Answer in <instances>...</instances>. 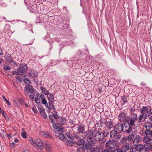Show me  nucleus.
Returning <instances> with one entry per match:
<instances>
[{
    "instance_id": "nucleus-1",
    "label": "nucleus",
    "mask_w": 152,
    "mask_h": 152,
    "mask_svg": "<svg viewBox=\"0 0 152 152\" xmlns=\"http://www.w3.org/2000/svg\"><path fill=\"white\" fill-rule=\"evenodd\" d=\"M138 119L136 113H132V116H127L125 118V121L124 122L123 132L129 134L132 131V127L135 126L134 122Z\"/></svg>"
},
{
    "instance_id": "nucleus-2",
    "label": "nucleus",
    "mask_w": 152,
    "mask_h": 152,
    "mask_svg": "<svg viewBox=\"0 0 152 152\" xmlns=\"http://www.w3.org/2000/svg\"><path fill=\"white\" fill-rule=\"evenodd\" d=\"M59 139L61 140L64 141L66 140H69V138L73 140V137L69 132L66 133V132H62L58 134Z\"/></svg>"
},
{
    "instance_id": "nucleus-3",
    "label": "nucleus",
    "mask_w": 152,
    "mask_h": 152,
    "mask_svg": "<svg viewBox=\"0 0 152 152\" xmlns=\"http://www.w3.org/2000/svg\"><path fill=\"white\" fill-rule=\"evenodd\" d=\"M95 130L88 129L84 134L83 138L86 140L93 139L95 137Z\"/></svg>"
},
{
    "instance_id": "nucleus-4",
    "label": "nucleus",
    "mask_w": 152,
    "mask_h": 152,
    "mask_svg": "<svg viewBox=\"0 0 152 152\" xmlns=\"http://www.w3.org/2000/svg\"><path fill=\"white\" fill-rule=\"evenodd\" d=\"M72 129L74 128L76 129V130L77 132H79L80 133L83 134L85 132V127L83 124H76L73 126L71 127Z\"/></svg>"
},
{
    "instance_id": "nucleus-5",
    "label": "nucleus",
    "mask_w": 152,
    "mask_h": 152,
    "mask_svg": "<svg viewBox=\"0 0 152 152\" xmlns=\"http://www.w3.org/2000/svg\"><path fill=\"white\" fill-rule=\"evenodd\" d=\"M116 142L114 140H110L106 143L105 146L106 148L109 151L114 148L116 145Z\"/></svg>"
},
{
    "instance_id": "nucleus-6",
    "label": "nucleus",
    "mask_w": 152,
    "mask_h": 152,
    "mask_svg": "<svg viewBox=\"0 0 152 152\" xmlns=\"http://www.w3.org/2000/svg\"><path fill=\"white\" fill-rule=\"evenodd\" d=\"M28 69L27 65L23 63L19 65V67L17 69V71L19 73H24L26 72Z\"/></svg>"
},
{
    "instance_id": "nucleus-7",
    "label": "nucleus",
    "mask_w": 152,
    "mask_h": 152,
    "mask_svg": "<svg viewBox=\"0 0 152 152\" xmlns=\"http://www.w3.org/2000/svg\"><path fill=\"white\" fill-rule=\"evenodd\" d=\"M144 146L142 144L132 146L130 148V152H135L136 151H139L144 148Z\"/></svg>"
},
{
    "instance_id": "nucleus-8",
    "label": "nucleus",
    "mask_w": 152,
    "mask_h": 152,
    "mask_svg": "<svg viewBox=\"0 0 152 152\" xmlns=\"http://www.w3.org/2000/svg\"><path fill=\"white\" fill-rule=\"evenodd\" d=\"M102 132L97 131L95 132V139L98 141L102 140L104 139Z\"/></svg>"
},
{
    "instance_id": "nucleus-9",
    "label": "nucleus",
    "mask_w": 152,
    "mask_h": 152,
    "mask_svg": "<svg viewBox=\"0 0 152 152\" xmlns=\"http://www.w3.org/2000/svg\"><path fill=\"white\" fill-rule=\"evenodd\" d=\"M123 124L121 122H118L114 126V129H116L119 133L123 132Z\"/></svg>"
},
{
    "instance_id": "nucleus-10",
    "label": "nucleus",
    "mask_w": 152,
    "mask_h": 152,
    "mask_svg": "<svg viewBox=\"0 0 152 152\" xmlns=\"http://www.w3.org/2000/svg\"><path fill=\"white\" fill-rule=\"evenodd\" d=\"M35 144L40 149H42L44 148V145L41 139L37 138L35 141Z\"/></svg>"
},
{
    "instance_id": "nucleus-11",
    "label": "nucleus",
    "mask_w": 152,
    "mask_h": 152,
    "mask_svg": "<svg viewBox=\"0 0 152 152\" xmlns=\"http://www.w3.org/2000/svg\"><path fill=\"white\" fill-rule=\"evenodd\" d=\"M85 142L86 141L84 139L81 138V137L77 140H74L75 145H77L79 146H82L85 144Z\"/></svg>"
},
{
    "instance_id": "nucleus-12",
    "label": "nucleus",
    "mask_w": 152,
    "mask_h": 152,
    "mask_svg": "<svg viewBox=\"0 0 152 152\" xmlns=\"http://www.w3.org/2000/svg\"><path fill=\"white\" fill-rule=\"evenodd\" d=\"M149 108L147 107L143 106L140 110V113H142L145 115L149 116L150 114H148Z\"/></svg>"
},
{
    "instance_id": "nucleus-13",
    "label": "nucleus",
    "mask_w": 152,
    "mask_h": 152,
    "mask_svg": "<svg viewBox=\"0 0 152 152\" xmlns=\"http://www.w3.org/2000/svg\"><path fill=\"white\" fill-rule=\"evenodd\" d=\"M28 87H24V91L26 94L28 95L29 92L32 93L34 92L33 87L31 86H27Z\"/></svg>"
},
{
    "instance_id": "nucleus-14",
    "label": "nucleus",
    "mask_w": 152,
    "mask_h": 152,
    "mask_svg": "<svg viewBox=\"0 0 152 152\" xmlns=\"http://www.w3.org/2000/svg\"><path fill=\"white\" fill-rule=\"evenodd\" d=\"M6 60L10 64L13 61V58L8 53H6L4 56Z\"/></svg>"
},
{
    "instance_id": "nucleus-15",
    "label": "nucleus",
    "mask_w": 152,
    "mask_h": 152,
    "mask_svg": "<svg viewBox=\"0 0 152 152\" xmlns=\"http://www.w3.org/2000/svg\"><path fill=\"white\" fill-rule=\"evenodd\" d=\"M29 74V77L31 76L33 78L37 77L38 76L37 72L36 71L33 69L30 70Z\"/></svg>"
},
{
    "instance_id": "nucleus-16",
    "label": "nucleus",
    "mask_w": 152,
    "mask_h": 152,
    "mask_svg": "<svg viewBox=\"0 0 152 152\" xmlns=\"http://www.w3.org/2000/svg\"><path fill=\"white\" fill-rule=\"evenodd\" d=\"M58 119V123L59 125H64L66 123V119L64 117H60Z\"/></svg>"
},
{
    "instance_id": "nucleus-17",
    "label": "nucleus",
    "mask_w": 152,
    "mask_h": 152,
    "mask_svg": "<svg viewBox=\"0 0 152 152\" xmlns=\"http://www.w3.org/2000/svg\"><path fill=\"white\" fill-rule=\"evenodd\" d=\"M127 116H125V113H121L118 115V119L121 122H124L125 121V119Z\"/></svg>"
},
{
    "instance_id": "nucleus-18",
    "label": "nucleus",
    "mask_w": 152,
    "mask_h": 152,
    "mask_svg": "<svg viewBox=\"0 0 152 152\" xmlns=\"http://www.w3.org/2000/svg\"><path fill=\"white\" fill-rule=\"evenodd\" d=\"M69 140H67L66 142V145L68 146L72 147L73 146L75 145V143L74 142V140H72L70 139L69 138Z\"/></svg>"
},
{
    "instance_id": "nucleus-19",
    "label": "nucleus",
    "mask_w": 152,
    "mask_h": 152,
    "mask_svg": "<svg viewBox=\"0 0 152 152\" xmlns=\"http://www.w3.org/2000/svg\"><path fill=\"white\" fill-rule=\"evenodd\" d=\"M120 133L117 131L116 130L114 129L112 130L110 133V137L111 138H113L115 137L117 134H118Z\"/></svg>"
},
{
    "instance_id": "nucleus-20",
    "label": "nucleus",
    "mask_w": 152,
    "mask_h": 152,
    "mask_svg": "<svg viewBox=\"0 0 152 152\" xmlns=\"http://www.w3.org/2000/svg\"><path fill=\"white\" fill-rule=\"evenodd\" d=\"M140 139V137L139 135H136L134 140H133V143L134 145H136L138 144L139 141Z\"/></svg>"
},
{
    "instance_id": "nucleus-21",
    "label": "nucleus",
    "mask_w": 152,
    "mask_h": 152,
    "mask_svg": "<svg viewBox=\"0 0 152 152\" xmlns=\"http://www.w3.org/2000/svg\"><path fill=\"white\" fill-rule=\"evenodd\" d=\"M54 101H48V107L50 110H53L55 109V106L54 104H53V102Z\"/></svg>"
},
{
    "instance_id": "nucleus-22",
    "label": "nucleus",
    "mask_w": 152,
    "mask_h": 152,
    "mask_svg": "<svg viewBox=\"0 0 152 152\" xmlns=\"http://www.w3.org/2000/svg\"><path fill=\"white\" fill-rule=\"evenodd\" d=\"M144 126L146 129H152V123L151 122L147 121L145 122Z\"/></svg>"
},
{
    "instance_id": "nucleus-23",
    "label": "nucleus",
    "mask_w": 152,
    "mask_h": 152,
    "mask_svg": "<svg viewBox=\"0 0 152 152\" xmlns=\"http://www.w3.org/2000/svg\"><path fill=\"white\" fill-rule=\"evenodd\" d=\"M106 126L108 129H111L113 127V123L111 121H107L105 124Z\"/></svg>"
},
{
    "instance_id": "nucleus-24",
    "label": "nucleus",
    "mask_w": 152,
    "mask_h": 152,
    "mask_svg": "<svg viewBox=\"0 0 152 152\" xmlns=\"http://www.w3.org/2000/svg\"><path fill=\"white\" fill-rule=\"evenodd\" d=\"M83 147L84 148V149L86 150H88L91 149L92 148L91 147V145L88 143V142H85V144L82 145Z\"/></svg>"
},
{
    "instance_id": "nucleus-25",
    "label": "nucleus",
    "mask_w": 152,
    "mask_h": 152,
    "mask_svg": "<svg viewBox=\"0 0 152 152\" xmlns=\"http://www.w3.org/2000/svg\"><path fill=\"white\" fill-rule=\"evenodd\" d=\"M147 116V115H145L142 113H141V114L139 116V118L138 120V123H140L142 119L144 120H145Z\"/></svg>"
},
{
    "instance_id": "nucleus-26",
    "label": "nucleus",
    "mask_w": 152,
    "mask_h": 152,
    "mask_svg": "<svg viewBox=\"0 0 152 152\" xmlns=\"http://www.w3.org/2000/svg\"><path fill=\"white\" fill-rule=\"evenodd\" d=\"M42 134L45 137L49 138L50 139H53V137L52 136L50 133L48 132H43Z\"/></svg>"
},
{
    "instance_id": "nucleus-27",
    "label": "nucleus",
    "mask_w": 152,
    "mask_h": 152,
    "mask_svg": "<svg viewBox=\"0 0 152 152\" xmlns=\"http://www.w3.org/2000/svg\"><path fill=\"white\" fill-rule=\"evenodd\" d=\"M47 95L49 101H53L54 97V95L53 94L49 92Z\"/></svg>"
},
{
    "instance_id": "nucleus-28",
    "label": "nucleus",
    "mask_w": 152,
    "mask_h": 152,
    "mask_svg": "<svg viewBox=\"0 0 152 152\" xmlns=\"http://www.w3.org/2000/svg\"><path fill=\"white\" fill-rule=\"evenodd\" d=\"M129 148V146L128 144L126 143V144L124 145L121 148V150H122V152H126L127 151Z\"/></svg>"
},
{
    "instance_id": "nucleus-29",
    "label": "nucleus",
    "mask_w": 152,
    "mask_h": 152,
    "mask_svg": "<svg viewBox=\"0 0 152 152\" xmlns=\"http://www.w3.org/2000/svg\"><path fill=\"white\" fill-rule=\"evenodd\" d=\"M145 133L148 137H150L152 136V130L146 129L145 132Z\"/></svg>"
},
{
    "instance_id": "nucleus-30",
    "label": "nucleus",
    "mask_w": 152,
    "mask_h": 152,
    "mask_svg": "<svg viewBox=\"0 0 152 152\" xmlns=\"http://www.w3.org/2000/svg\"><path fill=\"white\" fill-rule=\"evenodd\" d=\"M73 140H77L79 139L80 137V133L77 132H75L73 134Z\"/></svg>"
},
{
    "instance_id": "nucleus-31",
    "label": "nucleus",
    "mask_w": 152,
    "mask_h": 152,
    "mask_svg": "<svg viewBox=\"0 0 152 152\" xmlns=\"http://www.w3.org/2000/svg\"><path fill=\"white\" fill-rule=\"evenodd\" d=\"M102 132L104 138L105 137H107L109 134V130L106 129H105L103 130Z\"/></svg>"
},
{
    "instance_id": "nucleus-32",
    "label": "nucleus",
    "mask_w": 152,
    "mask_h": 152,
    "mask_svg": "<svg viewBox=\"0 0 152 152\" xmlns=\"http://www.w3.org/2000/svg\"><path fill=\"white\" fill-rule=\"evenodd\" d=\"M40 89L42 93L45 95H46L49 93L48 91L44 87L40 86Z\"/></svg>"
},
{
    "instance_id": "nucleus-33",
    "label": "nucleus",
    "mask_w": 152,
    "mask_h": 152,
    "mask_svg": "<svg viewBox=\"0 0 152 152\" xmlns=\"http://www.w3.org/2000/svg\"><path fill=\"white\" fill-rule=\"evenodd\" d=\"M135 137L134 133L132 132L130 134H129V136L127 137V138L129 141H131L132 140H133Z\"/></svg>"
},
{
    "instance_id": "nucleus-34",
    "label": "nucleus",
    "mask_w": 152,
    "mask_h": 152,
    "mask_svg": "<svg viewBox=\"0 0 152 152\" xmlns=\"http://www.w3.org/2000/svg\"><path fill=\"white\" fill-rule=\"evenodd\" d=\"M87 141L88 142V143L91 145V147H92V146H94L95 145V141L94 140V138L92 140H87Z\"/></svg>"
},
{
    "instance_id": "nucleus-35",
    "label": "nucleus",
    "mask_w": 152,
    "mask_h": 152,
    "mask_svg": "<svg viewBox=\"0 0 152 152\" xmlns=\"http://www.w3.org/2000/svg\"><path fill=\"white\" fill-rule=\"evenodd\" d=\"M100 126L102 127L103 126L102 125V124H105L107 121V120H106L104 118H101L100 120Z\"/></svg>"
},
{
    "instance_id": "nucleus-36",
    "label": "nucleus",
    "mask_w": 152,
    "mask_h": 152,
    "mask_svg": "<svg viewBox=\"0 0 152 152\" xmlns=\"http://www.w3.org/2000/svg\"><path fill=\"white\" fill-rule=\"evenodd\" d=\"M45 149L46 152H51L52 148L48 145H47L45 147Z\"/></svg>"
},
{
    "instance_id": "nucleus-37",
    "label": "nucleus",
    "mask_w": 152,
    "mask_h": 152,
    "mask_svg": "<svg viewBox=\"0 0 152 152\" xmlns=\"http://www.w3.org/2000/svg\"><path fill=\"white\" fill-rule=\"evenodd\" d=\"M152 144L150 142V143H147L145 146L148 150L151 151L152 149Z\"/></svg>"
},
{
    "instance_id": "nucleus-38",
    "label": "nucleus",
    "mask_w": 152,
    "mask_h": 152,
    "mask_svg": "<svg viewBox=\"0 0 152 152\" xmlns=\"http://www.w3.org/2000/svg\"><path fill=\"white\" fill-rule=\"evenodd\" d=\"M53 117L56 119L59 118V116L57 114V112L56 110H54L53 112Z\"/></svg>"
},
{
    "instance_id": "nucleus-39",
    "label": "nucleus",
    "mask_w": 152,
    "mask_h": 152,
    "mask_svg": "<svg viewBox=\"0 0 152 152\" xmlns=\"http://www.w3.org/2000/svg\"><path fill=\"white\" fill-rule=\"evenodd\" d=\"M54 131L56 133H57L58 132H64V129L62 128H60L59 127L58 128L56 129H55Z\"/></svg>"
},
{
    "instance_id": "nucleus-40",
    "label": "nucleus",
    "mask_w": 152,
    "mask_h": 152,
    "mask_svg": "<svg viewBox=\"0 0 152 152\" xmlns=\"http://www.w3.org/2000/svg\"><path fill=\"white\" fill-rule=\"evenodd\" d=\"M85 149L84 147L79 146L77 149V152H85Z\"/></svg>"
},
{
    "instance_id": "nucleus-41",
    "label": "nucleus",
    "mask_w": 152,
    "mask_h": 152,
    "mask_svg": "<svg viewBox=\"0 0 152 152\" xmlns=\"http://www.w3.org/2000/svg\"><path fill=\"white\" fill-rule=\"evenodd\" d=\"M99 148H98L92 147L90 150L91 152H99Z\"/></svg>"
},
{
    "instance_id": "nucleus-42",
    "label": "nucleus",
    "mask_w": 152,
    "mask_h": 152,
    "mask_svg": "<svg viewBox=\"0 0 152 152\" xmlns=\"http://www.w3.org/2000/svg\"><path fill=\"white\" fill-rule=\"evenodd\" d=\"M38 108L40 113L45 111V110L42 108V106L40 104L38 105Z\"/></svg>"
},
{
    "instance_id": "nucleus-43",
    "label": "nucleus",
    "mask_w": 152,
    "mask_h": 152,
    "mask_svg": "<svg viewBox=\"0 0 152 152\" xmlns=\"http://www.w3.org/2000/svg\"><path fill=\"white\" fill-rule=\"evenodd\" d=\"M121 99L123 101V102L122 103L123 105L127 103V98L125 96H123L122 97Z\"/></svg>"
},
{
    "instance_id": "nucleus-44",
    "label": "nucleus",
    "mask_w": 152,
    "mask_h": 152,
    "mask_svg": "<svg viewBox=\"0 0 152 152\" xmlns=\"http://www.w3.org/2000/svg\"><path fill=\"white\" fill-rule=\"evenodd\" d=\"M127 138H126L124 137V138H123L120 140V143L121 144H126V142L127 141Z\"/></svg>"
},
{
    "instance_id": "nucleus-45",
    "label": "nucleus",
    "mask_w": 152,
    "mask_h": 152,
    "mask_svg": "<svg viewBox=\"0 0 152 152\" xmlns=\"http://www.w3.org/2000/svg\"><path fill=\"white\" fill-rule=\"evenodd\" d=\"M41 102L43 104H44L46 107H48V104L45 98H42Z\"/></svg>"
},
{
    "instance_id": "nucleus-46",
    "label": "nucleus",
    "mask_w": 152,
    "mask_h": 152,
    "mask_svg": "<svg viewBox=\"0 0 152 152\" xmlns=\"http://www.w3.org/2000/svg\"><path fill=\"white\" fill-rule=\"evenodd\" d=\"M2 116L6 120L8 121L9 120V118L8 116L6 115L5 113L4 112V111H2Z\"/></svg>"
},
{
    "instance_id": "nucleus-47",
    "label": "nucleus",
    "mask_w": 152,
    "mask_h": 152,
    "mask_svg": "<svg viewBox=\"0 0 152 152\" xmlns=\"http://www.w3.org/2000/svg\"><path fill=\"white\" fill-rule=\"evenodd\" d=\"M3 69L4 71H7L11 69V67L7 65H4L3 66Z\"/></svg>"
},
{
    "instance_id": "nucleus-48",
    "label": "nucleus",
    "mask_w": 152,
    "mask_h": 152,
    "mask_svg": "<svg viewBox=\"0 0 152 152\" xmlns=\"http://www.w3.org/2000/svg\"><path fill=\"white\" fill-rule=\"evenodd\" d=\"M53 116L52 115H49V118L51 120V122L53 124H54L55 122V120L53 118Z\"/></svg>"
},
{
    "instance_id": "nucleus-49",
    "label": "nucleus",
    "mask_w": 152,
    "mask_h": 152,
    "mask_svg": "<svg viewBox=\"0 0 152 152\" xmlns=\"http://www.w3.org/2000/svg\"><path fill=\"white\" fill-rule=\"evenodd\" d=\"M23 81L26 84L28 85H30L31 83L30 80L29 79L26 78H24Z\"/></svg>"
},
{
    "instance_id": "nucleus-50",
    "label": "nucleus",
    "mask_w": 152,
    "mask_h": 152,
    "mask_svg": "<svg viewBox=\"0 0 152 152\" xmlns=\"http://www.w3.org/2000/svg\"><path fill=\"white\" fill-rule=\"evenodd\" d=\"M35 96V94L32 93L30 95L29 98L31 100L33 101L34 100V97Z\"/></svg>"
},
{
    "instance_id": "nucleus-51",
    "label": "nucleus",
    "mask_w": 152,
    "mask_h": 152,
    "mask_svg": "<svg viewBox=\"0 0 152 152\" xmlns=\"http://www.w3.org/2000/svg\"><path fill=\"white\" fill-rule=\"evenodd\" d=\"M16 80L17 81H18L20 83H21L22 81V78L19 76H17L16 77Z\"/></svg>"
},
{
    "instance_id": "nucleus-52",
    "label": "nucleus",
    "mask_w": 152,
    "mask_h": 152,
    "mask_svg": "<svg viewBox=\"0 0 152 152\" xmlns=\"http://www.w3.org/2000/svg\"><path fill=\"white\" fill-rule=\"evenodd\" d=\"M40 114L44 118L46 119L47 118V115L45 113V111L44 112L41 113Z\"/></svg>"
},
{
    "instance_id": "nucleus-53",
    "label": "nucleus",
    "mask_w": 152,
    "mask_h": 152,
    "mask_svg": "<svg viewBox=\"0 0 152 152\" xmlns=\"http://www.w3.org/2000/svg\"><path fill=\"white\" fill-rule=\"evenodd\" d=\"M110 152H122V150H121V149L117 148V149H115L114 150H113L112 151H110Z\"/></svg>"
},
{
    "instance_id": "nucleus-54",
    "label": "nucleus",
    "mask_w": 152,
    "mask_h": 152,
    "mask_svg": "<svg viewBox=\"0 0 152 152\" xmlns=\"http://www.w3.org/2000/svg\"><path fill=\"white\" fill-rule=\"evenodd\" d=\"M139 152H149L148 150L144 146V148H142L141 150Z\"/></svg>"
},
{
    "instance_id": "nucleus-55",
    "label": "nucleus",
    "mask_w": 152,
    "mask_h": 152,
    "mask_svg": "<svg viewBox=\"0 0 152 152\" xmlns=\"http://www.w3.org/2000/svg\"><path fill=\"white\" fill-rule=\"evenodd\" d=\"M19 103L20 104L24 105L25 102V101L22 98H20L19 99Z\"/></svg>"
},
{
    "instance_id": "nucleus-56",
    "label": "nucleus",
    "mask_w": 152,
    "mask_h": 152,
    "mask_svg": "<svg viewBox=\"0 0 152 152\" xmlns=\"http://www.w3.org/2000/svg\"><path fill=\"white\" fill-rule=\"evenodd\" d=\"M2 97L4 99L6 102L9 105H10V103L9 101L8 100H7L6 98L5 97V96L3 95Z\"/></svg>"
},
{
    "instance_id": "nucleus-57",
    "label": "nucleus",
    "mask_w": 152,
    "mask_h": 152,
    "mask_svg": "<svg viewBox=\"0 0 152 152\" xmlns=\"http://www.w3.org/2000/svg\"><path fill=\"white\" fill-rule=\"evenodd\" d=\"M69 123L71 125L74 126L76 124H75V121L71 119L69 120Z\"/></svg>"
},
{
    "instance_id": "nucleus-58",
    "label": "nucleus",
    "mask_w": 152,
    "mask_h": 152,
    "mask_svg": "<svg viewBox=\"0 0 152 152\" xmlns=\"http://www.w3.org/2000/svg\"><path fill=\"white\" fill-rule=\"evenodd\" d=\"M29 140L30 141V143H31V144L32 145H33L34 146H35L34 144V143H35V142H34V141L31 138H30L29 139Z\"/></svg>"
},
{
    "instance_id": "nucleus-59",
    "label": "nucleus",
    "mask_w": 152,
    "mask_h": 152,
    "mask_svg": "<svg viewBox=\"0 0 152 152\" xmlns=\"http://www.w3.org/2000/svg\"><path fill=\"white\" fill-rule=\"evenodd\" d=\"M40 102V98H39V99H38V98L36 97L35 98V102L37 103L38 104Z\"/></svg>"
},
{
    "instance_id": "nucleus-60",
    "label": "nucleus",
    "mask_w": 152,
    "mask_h": 152,
    "mask_svg": "<svg viewBox=\"0 0 152 152\" xmlns=\"http://www.w3.org/2000/svg\"><path fill=\"white\" fill-rule=\"evenodd\" d=\"M54 124L53 125V127L56 129L58 128L59 126H58V125H59L58 124H58H55V123L54 124Z\"/></svg>"
},
{
    "instance_id": "nucleus-61",
    "label": "nucleus",
    "mask_w": 152,
    "mask_h": 152,
    "mask_svg": "<svg viewBox=\"0 0 152 152\" xmlns=\"http://www.w3.org/2000/svg\"><path fill=\"white\" fill-rule=\"evenodd\" d=\"M150 139L148 138V137H145L144 139H143L144 141L145 142H147L148 141H150Z\"/></svg>"
},
{
    "instance_id": "nucleus-62",
    "label": "nucleus",
    "mask_w": 152,
    "mask_h": 152,
    "mask_svg": "<svg viewBox=\"0 0 152 152\" xmlns=\"http://www.w3.org/2000/svg\"><path fill=\"white\" fill-rule=\"evenodd\" d=\"M21 136L23 138H26V133L25 132H22L21 133Z\"/></svg>"
},
{
    "instance_id": "nucleus-63",
    "label": "nucleus",
    "mask_w": 152,
    "mask_h": 152,
    "mask_svg": "<svg viewBox=\"0 0 152 152\" xmlns=\"http://www.w3.org/2000/svg\"><path fill=\"white\" fill-rule=\"evenodd\" d=\"M33 110L35 113H36L37 112V110L36 108L34 107H33L32 108Z\"/></svg>"
},
{
    "instance_id": "nucleus-64",
    "label": "nucleus",
    "mask_w": 152,
    "mask_h": 152,
    "mask_svg": "<svg viewBox=\"0 0 152 152\" xmlns=\"http://www.w3.org/2000/svg\"><path fill=\"white\" fill-rule=\"evenodd\" d=\"M148 113H149L148 114H150V115H151L152 114V109L151 107H150V108L148 110Z\"/></svg>"
}]
</instances>
